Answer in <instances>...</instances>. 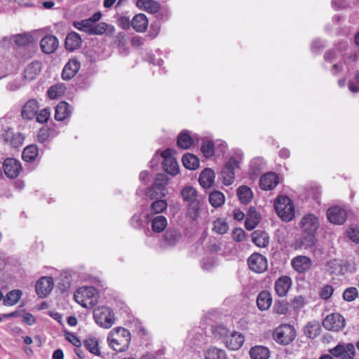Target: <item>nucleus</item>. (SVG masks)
<instances>
[{"mask_svg":"<svg viewBox=\"0 0 359 359\" xmlns=\"http://www.w3.org/2000/svg\"><path fill=\"white\" fill-rule=\"evenodd\" d=\"M49 137V131L48 129L42 128L40 129L38 133V141L41 143H43L47 141Z\"/></svg>","mask_w":359,"mask_h":359,"instance_id":"nucleus-62","label":"nucleus"},{"mask_svg":"<svg viewBox=\"0 0 359 359\" xmlns=\"http://www.w3.org/2000/svg\"><path fill=\"white\" fill-rule=\"evenodd\" d=\"M22 295V292L20 290L15 289L8 292L4 299V305L13 306L16 304Z\"/></svg>","mask_w":359,"mask_h":359,"instance_id":"nucleus-38","label":"nucleus"},{"mask_svg":"<svg viewBox=\"0 0 359 359\" xmlns=\"http://www.w3.org/2000/svg\"><path fill=\"white\" fill-rule=\"evenodd\" d=\"M245 233L241 228H236L233 231V238L236 242H241L244 239Z\"/></svg>","mask_w":359,"mask_h":359,"instance_id":"nucleus-61","label":"nucleus"},{"mask_svg":"<svg viewBox=\"0 0 359 359\" xmlns=\"http://www.w3.org/2000/svg\"><path fill=\"white\" fill-rule=\"evenodd\" d=\"M33 41L32 35L27 33L18 34L13 36V42L18 46H26Z\"/></svg>","mask_w":359,"mask_h":359,"instance_id":"nucleus-44","label":"nucleus"},{"mask_svg":"<svg viewBox=\"0 0 359 359\" xmlns=\"http://www.w3.org/2000/svg\"><path fill=\"white\" fill-rule=\"evenodd\" d=\"M39 149L36 145L31 144L25 147L22 151V157L25 161L32 162L38 156Z\"/></svg>","mask_w":359,"mask_h":359,"instance_id":"nucleus-39","label":"nucleus"},{"mask_svg":"<svg viewBox=\"0 0 359 359\" xmlns=\"http://www.w3.org/2000/svg\"><path fill=\"white\" fill-rule=\"evenodd\" d=\"M183 165L189 170H196L199 166V159L192 154H186L182 156Z\"/></svg>","mask_w":359,"mask_h":359,"instance_id":"nucleus-37","label":"nucleus"},{"mask_svg":"<svg viewBox=\"0 0 359 359\" xmlns=\"http://www.w3.org/2000/svg\"><path fill=\"white\" fill-rule=\"evenodd\" d=\"M212 334L215 337L223 339L224 341L229 336V330L223 325H214L212 328Z\"/></svg>","mask_w":359,"mask_h":359,"instance_id":"nucleus-47","label":"nucleus"},{"mask_svg":"<svg viewBox=\"0 0 359 359\" xmlns=\"http://www.w3.org/2000/svg\"><path fill=\"white\" fill-rule=\"evenodd\" d=\"M304 305V299L302 296L295 297L291 302V306L295 310L301 309Z\"/></svg>","mask_w":359,"mask_h":359,"instance_id":"nucleus-58","label":"nucleus"},{"mask_svg":"<svg viewBox=\"0 0 359 359\" xmlns=\"http://www.w3.org/2000/svg\"><path fill=\"white\" fill-rule=\"evenodd\" d=\"M215 172L210 168H205L200 174L198 182L205 189L210 188L215 182Z\"/></svg>","mask_w":359,"mask_h":359,"instance_id":"nucleus-23","label":"nucleus"},{"mask_svg":"<svg viewBox=\"0 0 359 359\" xmlns=\"http://www.w3.org/2000/svg\"><path fill=\"white\" fill-rule=\"evenodd\" d=\"M358 295L356 287H350L346 288L343 293V298L346 302L353 301Z\"/></svg>","mask_w":359,"mask_h":359,"instance_id":"nucleus-51","label":"nucleus"},{"mask_svg":"<svg viewBox=\"0 0 359 359\" xmlns=\"http://www.w3.org/2000/svg\"><path fill=\"white\" fill-rule=\"evenodd\" d=\"M83 346L91 353L98 356L101 355L98 346V340L95 337L86 338L83 341Z\"/></svg>","mask_w":359,"mask_h":359,"instance_id":"nucleus-41","label":"nucleus"},{"mask_svg":"<svg viewBox=\"0 0 359 359\" xmlns=\"http://www.w3.org/2000/svg\"><path fill=\"white\" fill-rule=\"evenodd\" d=\"M348 234L352 241L359 243V227L351 228Z\"/></svg>","mask_w":359,"mask_h":359,"instance_id":"nucleus-60","label":"nucleus"},{"mask_svg":"<svg viewBox=\"0 0 359 359\" xmlns=\"http://www.w3.org/2000/svg\"><path fill=\"white\" fill-rule=\"evenodd\" d=\"M193 143L194 140L190 136L188 130H183L179 134L177 144L180 148L187 149L193 144Z\"/></svg>","mask_w":359,"mask_h":359,"instance_id":"nucleus-34","label":"nucleus"},{"mask_svg":"<svg viewBox=\"0 0 359 359\" xmlns=\"http://www.w3.org/2000/svg\"><path fill=\"white\" fill-rule=\"evenodd\" d=\"M136 6L141 10L151 14H156L160 9V4L154 0H137Z\"/></svg>","mask_w":359,"mask_h":359,"instance_id":"nucleus-26","label":"nucleus"},{"mask_svg":"<svg viewBox=\"0 0 359 359\" xmlns=\"http://www.w3.org/2000/svg\"><path fill=\"white\" fill-rule=\"evenodd\" d=\"M278 183V177L274 172H268L261 177L259 186L263 190H271Z\"/></svg>","mask_w":359,"mask_h":359,"instance_id":"nucleus-22","label":"nucleus"},{"mask_svg":"<svg viewBox=\"0 0 359 359\" xmlns=\"http://www.w3.org/2000/svg\"><path fill=\"white\" fill-rule=\"evenodd\" d=\"M5 175L11 179L17 177L22 170L21 163L19 161L13 158H7L3 163Z\"/></svg>","mask_w":359,"mask_h":359,"instance_id":"nucleus-12","label":"nucleus"},{"mask_svg":"<svg viewBox=\"0 0 359 359\" xmlns=\"http://www.w3.org/2000/svg\"><path fill=\"white\" fill-rule=\"evenodd\" d=\"M327 219L334 224H343L346 219V211L338 206L329 208L327 211Z\"/></svg>","mask_w":359,"mask_h":359,"instance_id":"nucleus-14","label":"nucleus"},{"mask_svg":"<svg viewBox=\"0 0 359 359\" xmlns=\"http://www.w3.org/2000/svg\"><path fill=\"white\" fill-rule=\"evenodd\" d=\"M107 28V24L100 22L97 25L93 24L90 35H100L104 33Z\"/></svg>","mask_w":359,"mask_h":359,"instance_id":"nucleus-53","label":"nucleus"},{"mask_svg":"<svg viewBox=\"0 0 359 359\" xmlns=\"http://www.w3.org/2000/svg\"><path fill=\"white\" fill-rule=\"evenodd\" d=\"M273 309L277 314H286L288 311V304L284 300H278L275 302Z\"/></svg>","mask_w":359,"mask_h":359,"instance_id":"nucleus-49","label":"nucleus"},{"mask_svg":"<svg viewBox=\"0 0 359 359\" xmlns=\"http://www.w3.org/2000/svg\"><path fill=\"white\" fill-rule=\"evenodd\" d=\"M182 238L180 231L175 228H168L163 235L161 245L164 248L173 247Z\"/></svg>","mask_w":359,"mask_h":359,"instance_id":"nucleus-13","label":"nucleus"},{"mask_svg":"<svg viewBox=\"0 0 359 359\" xmlns=\"http://www.w3.org/2000/svg\"><path fill=\"white\" fill-rule=\"evenodd\" d=\"M53 281L50 277H42L36 284V292L40 297H45L52 291Z\"/></svg>","mask_w":359,"mask_h":359,"instance_id":"nucleus-15","label":"nucleus"},{"mask_svg":"<svg viewBox=\"0 0 359 359\" xmlns=\"http://www.w3.org/2000/svg\"><path fill=\"white\" fill-rule=\"evenodd\" d=\"M272 304V297L267 290L262 291L257 297V305L260 311L268 310Z\"/></svg>","mask_w":359,"mask_h":359,"instance_id":"nucleus-27","label":"nucleus"},{"mask_svg":"<svg viewBox=\"0 0 359 359\" xmlns=\"http://www.w3.org/2000/svg\"><path fill=\"white\" fill-rule=\"evenodd\" d=\"M237 196L243 204H248L251 202L253 194L252 190L247 186H241L237 189Z\"/></svg>","mask_w":359,"mask_h":359,"instance_id":"nucleus-35","label":"nucleus"},{"mask_svg":"<svg viewBox=\"0 0 359 359\" xmlns=\"http://www.w3.org/2000/svg\"><path fill=\"white\" fill-rule=\"evenodd\" d=\"M74 299L83 307H87V303L93 305L97 302V290L92 286L80 287L74 294Z\"/></svg>","mask_w":359,"mask_h":359,"instance_id":"nucleus-6","label":"nucleus"},{"mask_svg":"<svg viewBox=\"0 0 359 359\" xmlns=\"http://www.w3.org/2000/svg\"><path fill=\"white\" fill-rule=\"evenodd\" d=\"M167 225V219L163 215H158L151 219V229L154 232H162L165 229Z\"/></svg>","mask_w":359,"mask_h":359,"instance_id":"nucleus-36","label":"nucleus"},{"mask_svg":"<svg viewBox=\"0 0 359 359\" xmlns=\"http://www.w3.org/2000/svg\"><path fill=\"white\" fill-rule=\"evenodd\" d=\"M248 264L250 269L256 273H263L268 267L266 258L259 253L252 254L248 259Z\"/></svg>","mask_w":359,"mask_h":359,"instance_id":"nucleus-11","label":"nucleus"},{"mask_svg":"<svg viewBox=\"0 0 359 359\" xmlns=\"http://www.w3.org/2000/svg\"><path fill=\"white\" fill-rule=\"evenodd\" d=\"M319 227L318 217L313 214L305 215L300 222V228L302 236L299 243V247L309 249L313 248L316 242V232Z\"/></svg>","mask_w":359,"mask_h":359,"instance_id":"nucleus-1","label":"nucleus"},{"mask_svg":"<svg viewBox=\"0 0 359 359\" xmlns=\"http://www.w3.org/2000/svg\"><path fill=\"white\" fill-rule=\"evenodd\" d=\"M66 339L77 348L82 345L81 340L73 333H67Z\"/></svg>","mask_w":359,"mask_h":359,"instance_id":"nucleus-59","label":"nucleus"},{"mask_svg":"<svg viewBox=\"0 0 359 359\" xmlns=\"http://www.w3.org/2000/svg\"><path fill=\"white\" fill-rule=\"evenodd\" d=\"M292 285V280L289 276H282L275 282V290L279 297H284L288 292Z\"/></svg>","mask_w":359,"mask_h":359,"instance_id":"nucleus-18","label":"nucleus"},{"mask_svg":"<svg viewBox=\"0 0 359 359\" xmlns=\"http://www.w3.org/2000/svg\"><path fill=\"white\" fill-rule=\"evenodd\" d=\"M305 335L310 339H315L321 332V326L318 321L309 322L304 328Z\"/></svg>","mask_w":359,"mask_h":359,"instance_id":"nucleus-32","label":"nucleus"},{"mask_svg":"<svg viewBox=\"0 0 359 359\" xmlns=\"http://www.w3.org/2000/svg\"><path fill=\"white\" fill-rule=\"evenodd\" d=\"M41 70V63L39 61H33L27 66L23 72V79L30 81L36 78Z\"/></svg>","mask_w":359,"mask_h":359,"instance_id":"nucleus-21","label":"nucleus"},{"mask_svg":"<svg viewBox=\"0 0 359 359\" xmlns=\"http://www.w3.org/2000/svg\"><path fill=\"white\" fill-rule=\"evenodd\" d=\"M81 42V36L75 32H72L67 35L65 46L66 49L72 51L79 48Z\"/></svg>","mask_w":359,"mask_h":359,"instance_id":"nucleus-28","label":"nucleus"},{"mask_svg":"<svg viewBox=\"0 0 359 359\" xmlns=\"http://www.w3.org/2000/svg\"><path fill=\"white\" fill-rule=\"evenodd\" d=\"M330 354L341 359H357L355 358V350L353 344H339L333 348L329 350Z\"/></svg>","mask_w":359,"mask_h":359,"instance_id":"nucleus-9","label":"nucleus"},{"mask_svg":"<svg viewBox=\"0 0 359 359\" xmlns=\"http://www.w3.org/2000/svg\"><path fill=\"white\" fill-rule=\"evenodd\" d=\"M238 168L239 162L234 157H231L225 163V165L222 170L223 182L225 185H231L233 184L235 177V169Z\"/></svg>","mask_w":359,"mask_h":359,"instance_id":"nucleus-10","label":"nucleus"},{"mask_svg":"<svg viewBox=\"0 0 359 359\" xmlns=\"http://www.w3.org/2000/svg\"><path fill=\"white\" fill-rule=\"evenodd\" d=\"M273 337L278 344L287 345L294 339L296 337V331L293 326L284 324L275 330Z\"/></svg>","mask_w":359,"mask_h":359,"instance_id":"nucleus-7","label":"nucleus"},{"mask_svg":"<svg viewBox=\"0 0 359 359\" xmlns=\"http://www.w3.org/2000/svg\"><path fill=\"white\" fill-rule=\"evenodd\" d=\"M168 203L165 200L160 199L154 201L150 207L151 213L158 214L166 210Z\"/></svg>","mask_w":359,"mask_h":359,"instance_id":"nucleus-46","label":"nucleus"},{"mask_svg":"<svg viewBox=\"0 0 359 359\" xmlns=\"http://www.w3.org/2000/svg\"><path fill=\"white\" fill-rule=\"evenodd\" d=\"M59 46L57 39L53 35H46L40 41V47L43 53L51 54L54 53Z\"/></svg>","mask_w":359,"mask_h":359,"instance_id":"nucleus-16","label":"nucleus"},{"mask_svg":"<svg viewBox=\"0 0 359 359\" xmlns=\"http://www.w3.org/2000/svg\"><path fill=\"white\" fill-rule=\"evenodd\" d=\"M259 223V220H252L250 218H246L245 221V227L248 231L253 230Z\"/></svg>","mask_w":359,"mask_h":359,"instance_id":"nucleus-64","label":"nucleus"},{"mask_svg":"<svg viewBox=\"0 0 359 359\" xmlns=\"http://www.w3.org/2000/svg\"><path fill=\"white\" fill-rule=\"evenodd\" d=\"M224 195L219 191H215L209 195V202L214 208H219L224 203Z\"/></svg>","mask_w":359,"mask_h":359,"instance_id":"nucleus-42","label":"nucleus"},{"mask_svg":"<svg viewBox=\"0 0 359 359\" xmlns=\"http://www.w3.org/2000/svg\"><path fill=\"white\" fill-rule=\"evenodd\" d=\"M291 264L294 271L304 273L311 266V260L306 256L299 255L293 258Z\"/></svg>","mask_w":359,"mask_h":359,"instance_id":"nucleus-17","label":"nucleus"},{"mask_svg":"<svg viewBox=\"0 0 359 359\" xmlns=\"http://www.w3.org/2000/svg\"><path fill=\"white\" fill-rule=\"evenodd\" d=\"M107 340L109 341V344L111 348H113L114 351L117 352H122L126 350L124 346H121L120 344V342L118 339L116 338H111L109 337L107 338Z\"/></svg>","mask_w":359,"mask_h":359,"instance_id":"nucleus-55","label":"nucleus"},{"mask_svg":"<svg viewBox=\"0 0 359 359\" xmlns=\"http://www.w3.org/2000/svg\"><path fill=\"white\" fill-rule=\"evenodd\" d=\"M168 182V178L164 173H158L156 175L154 184L149 187L147 191V196L151 199H154L165 196L166 186Z\"/></svg>","mask_w":359,"mask_h":359,"instance_id":"nucleus-4","label":"nucleus"},{"mask_svg":"<svg viewBox=\"0 0 359 359\" xmlns=\"http://www.w3.org/2000/svg\"><path fill=\"white\" fill-rule=\"evenodd\" d=\"M334 292L332 286L330 285H325L320 292V296L323 299H328Z\"/></svg>","mask_w":359,"mask_h":359,"instance_id":"nucleus-56","label":"nucleus"},{"mask_svg":"<svg viewBox=\"0 0 359 359\" xmlns=\"http://www.w3.org/2000/svg\"><path fill=\"white\" fill-rule=\"evenodd\" d=\"M73 26L77 29L90 35L93 24L88 19H85L81 21H74L73 22Z\"/></svg>","mask_w":359,"mask_h":359,"instance_id":"nucleus-45","label":"nucleus"},{"mask_svg":"<svg viewBox=\"0 0 359 359\" xmlns=\"http://www.w3.org/2000/svg\"><path fill=\"white\" fill-rule=\"evenodd\" d=\"M201 151L205 158H210L215 154L214 143L212 141H205L201 146Z\"/></svg>","mask_w":359,"mask_h":359,"instance_id":"nucleus-48","label":"nucleus"},{"mask_svg":"<svg viewBox=\"0 0 359 359\" xmlns=\"http://www.w3.org/2000/svg\"><path fill=\"white\" fill-rule=\"evenodd\" d=\"M205 359H226L224 350L215 347L210 348L205 352Z\"/></svg>","mask_w":359,"mask_h":359,"instance_id":"nucleus-43","label":"nucleus"},{"mask_svg":"<svg viewBox=\"0 0 359 359\" xmlns=\"http://www.w3.org/2000/svg\"><path fill=\"white\" fill-rule=\"evenodd\" d=\"M117 24L122 29L128 30L132 27V20L128 16L121 15L118 18Z\"/></svg>","mask_w":359,"mask_h":359,"instance_id":"nucleus-54","label":"nucleus"},{"mask_svg":"<svg viewBox=\"0 0 359 359\" xmlns=\"http://www.w3.org/2000/svg\"><path fill=\"white\" fill-rule=\"evenodd\" d=\"M226 346L231 350L238 349L244 342V337L236 332H232L224 341Z\"/></svg>","mask_w":359,"mask_h":359,"instance_id":"nucleus-25","label":"nucleus"},{"mask_svg":"<svg viewBox=\"0 0 359 359\" xmlns=\"http://www.w3.org/2000/svg\"><path fill=\"white\" fill-rule=\"evenodd\" d=\"M164 170L172 176H175L179 172V166L176 159L168 158L165 162H162Z\"/></svg>","mask_w":359,"mask_h":359,"instance_id":"nucleus-40","label":"nucleus"},{"mask_svg":"<svg viewBox=\"0 0 359 359\" xmlns=\"http://www.w3.org/2000/svg\"><path fill=\"white\" fill-rule=\"evenodd\" d=\"M81 67L80 62L76 60H70L64 67L62 72L63 80L72 79L78 72Z\"/></svg>","mask_w":359,"mask_h":359,"instance_id":"nucleus-19","label":"nucleus"},{"mask_svg":"<svg viewBox=\"0 0 359 359\" xmlns=\"http://www.w3.org/2000/svg\"><path fill=\"white\" fill-rule=\"evenodd\" d=\"M337 50L332 49L327 50L324 55V58L325 61L327 62H332L337 57Z\"/></svg>","mask_w":359,"mask_h":359,"instance_id":"nucleus-63","label":"nucleus"},{"mask_svg":"<svg viewBox=\"0 0 359 359\" xmlns=\"http://www.w3.org/2000/svg\"><path fill=\"white\" fill-rule=\"evenodd\" d=\"M250 355L252 359H268L270 356V351L265 346H256L251 348Z\"/></svg>","mask_w":359,"mask_h":359,"instance_id":"nucleus-33","label":"nucleus"},{"mask_svg":"<svg viewBox=\"0 0 359 359\" xmlns=\"http://www.w3.org/2000/svg\"><path fill=\"white\" fill-rule=\"evenodd\" d=\"M181 196L184 202L188 203L187 215L192 219H196L199 210L198 191L191 186H185L181 190Z\"/></svg>","mask_w":359,"mask_h":359,"instance_id":"nucleus-2","label":"nucleus"},{"mask_svg":"<svg viewBox=\"0 0 359 359\" xmlns=\"http://www.w3.org/2000/svg\"><path fill=\"white\" fill-rule=\"evenodd\" d=\"M322 325L325 329L333 332H339L345 327V319L339 313L327 315L323 320Z\"/></svg>","mask_w":359,"mask_h":359,"instance_id":"nucleus-8","label":"nucleus"},{"mask_svg":"<svg viewBox=\"0 0 359 359\" xmlns=\"http://www.w3.org/2000/svg\"><path fill=\"white\" fill-rule=\"evenodd\" d=\"M213 231L219 234L225 233L229 229L227 223L221 219H218L216 221H215L213 223Z\"/></svg>","mask_w":359,"mask_h":359,"instance_id":"nucleus-50","label":"nucleus"},{"mask_svg":"<svg viewBox=\"0 0 359 359\" xmlns=\"http://www.w3.org/2000/svg\"><path fill=\"white\" fill-rule=\"evenodd\" d=\"M252 241L259 248H266L269 243V236L266 231L256 230L252 233Z\"/></svg>","mask_w":359,"mask_h":359,"instance_id":"nucleus-29","label":"nucleus"},{"mask_svg":"<svg viewBox=\"0 0 359 359\" xmlns=\"http://www.w3.org/2000/svg\"><path fill=\"white\" fill-rule=\"evenodd\" d=\"M113 332H115L117 335H120L121 337L126 338L127 344L129 343L130 340V333L128 330L121 327H117L113 330Z\"/></svg>","mask_w":359,"mask_h":359,"instance_id":"nucleus-57","label":"nucleus"},{"mask_svg":"<svg viewBox=\"0 0 359 359\" xmlns=\"http://www.w3.org/2000/svg\"><path fill=\"white\" fill-rule=\"evenodd\" d=\"M265 168V161L262 157L254 158L250 163V175L252 177H258L261 171Z\"/></svg>","mask_w":359,"mask_h":359,"instance_id":"nucleus-31","label":"nucleus"},{"mask_svg":"<svg viewBox=\"0 0 359 359\" xmlns=\"http://www.w3.org/2000/svg\"><path fill=\"white\" fill-rule=\"evenodd\" d=\"M39 106L35 99L28 100L22 107V116L24 119L31 120L36 115Z\"/></svg>","mask_w":359,"mask_h":359,"instance_id":"nucleus-20","label":"nucleus"},{"mask_svg":"<svg viewBox=\"0 0 359 359\" xmlns=\"http://www.w3.org/2000/svg\"><path fill=\"white\" fill-rule=\"evenodd\" d=\"M50 116V110L49 107H46L43 109L39 111V114L36 113V115L35 116L36 118V121L40 123H46Z\"/></svg>","mask_w":359,"mask_h":359,"instance_id":"nucleus-52","label":"nucleus"},{"mask_svg":"<svg viewBox=\"0 0 359 359\" xmlns=\"http://www.w3.org/2000/svg\"><path fill=\"white\" fill-rule=\"evenodd\" d=\"M274 208L277 215L284 222H290L294 217V207L287 196L278 197L274 204Z\"/></svg>","mask_w":359,"mask_h":359,"instance_id":"nucleus-3","label":"nucleus"},{"mask_svg":"<svg viewBox=\"0 0 359 359\" xmlns=\"http://www.w3.org/2000/svg\"><path fill=\"white\" fill-rule=\"evenodd\" d=\"M148 27V19L143 13L135 15L132 19V27L137 32H144Z\"/></svg>","mask_w":359,"mask_h":359,"instance_id":"nucleus-30","label":"nucleus"},{"mask_svg":"<svg viewBox=\"0 0 359 359\" xmlns=\"http://www.w3.org/2000/svg\"><path fill=\"white\" fill-rule=\"evenodd\" d=\"M71 113V106L66 102H60L55 107V118L58 121H65Z\"/></svg>","mask_w":359,"mask_h":359,"instance_id":"nucleus-24","label":"nucleus"},{"mask_svg":"<svg viewBox=\"0 0 359 359\" xmlns=\"http://www.w3.org/2000/svg\"><path fill=\"white\" fill-rule=\"evenodd\" d=\"M93 318L96 323L104 328H109L114 323V312L107 306H98L95 309Z\"/></svg>","mask_w":359,"mask_h":359,"instance_id":"nucleus-5","label":"nucleus"}]
</instances>
